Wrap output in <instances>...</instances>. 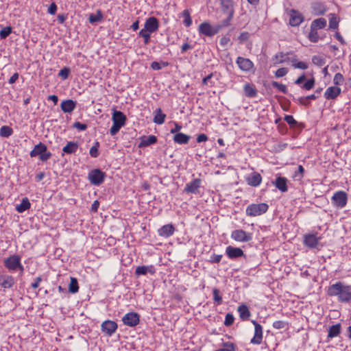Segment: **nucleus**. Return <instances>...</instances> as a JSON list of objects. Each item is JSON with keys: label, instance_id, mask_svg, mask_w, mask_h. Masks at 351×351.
<instances>
[{"label": "nucleus", "instance_id": "nucleus-13", "mask_svg": "<svg viewBox=\"0 0 351 351\" xmlns=\"http://www.w3.org/2000/svg\"><path fill=\"white\" fill-rule=\"evenodd\" d=\"M159 26L158 20L154 16H150L145 20L143 29L150 33H154L158 31Z\"/></svg>", "mask_w": 351, "mask_h": 351}, {"label": "nucleus", "instance_id": "nucleus-2", "mask_svg": "<svg viewBox=\"0 0 351 351\" xmlns=\"http://www.w3.org/2000/svg\"><path fill=\"white\" fill-rule=\"evenodd\" d=\"M268 208L266 203L251 204L246 207L245 213L250 217H256L265 213Z\"/></svg>", "mask_w": 351, "mask_h": 351}, {"label": "nucleus", "instance_id": "nucleus-40", "mask_svg": "<svg viewBox=\"0 0 351 351\" xmlns=\"http://www.w3.org/2000/svg\"><path fill=\"white\" fill-rule=\"evenodd\" d=\"M100 144L99 142L96 141L94 142L93 145L90 147L89 150L90 156L93 158H97L99 156V148Z\"/></svg>", "mask_w": 351, "mask_h": 351}, {"label": "nucleus", "instance_id": "nucleus-8", "mask_svg": "<svg viewBox=\"0 0 351 351\" xmlns=\"http://www.w3.org/2000/svg\"><path fill=\"white\" fill-rule=\"evenodd\" d=\"M21 258L19 255L14 254L5 258L3 265L9 271H14L17 270V267L20 265Z\"/></svg>", "mask_w": 351, "mask_h": 351}, {"label": "nucleus", "instance_id": "nucleus-14", "mask_svg": "<svg viewBox=\"0 0 351 351\" xmlns=\"http://www.w3.org/2000/svg\"><path fill=\"white\" fill-rule=\"evenodd\" d=\"M245 181L249 186L257 187L262 182V176L259 173L254 171L245 178Z\"/></svg>", "mask_w": 351, "mask_h": 351}, {"label": "nucleus", "instance_id": "nucleus-59", "mask_svg": "<svg viewBox=\"0 0 351 351\" xmlns=\"http://www.w3.org/2000/svg\"><path fill=\"white\" fill-rule=\"evenodd\" d=\"M52 156V154L50 152H48L47 150L45 151V152H43L40 156H39V159L44 162V161H47V160H49V158H51Z\"/></svg>", "mask_w": 351, "mask_h": 351}, {"label": "nucleus", "instance_id": "nucleus-25", "mask_svg": "<svg viewBox=\"0 0 351 351\" xmlns=\"http://www.w3.org/2000/svg\"><path fill=\"white\" fill-rule=\"evenodd\" d=\"M291 53V52L284 53L279 52L276 53L272 58L274 64H282L291 61L288 56Z\"/></svg>", "mask_w": 351, "mask_h": 351}, {"label": "nucleus", "instance_id": "nucleus-3", "mask_svg": "<svg viewBox=\"0 0 351 351\" xmlns=\"http://www.w3.org/2000/svg\"><path fill=\"white\" fill-rule=\"evenodd\" d=\"M220 31V27L211 25L208 21L202 23L198 27V32L200 35L213 37Z\"/></svg>", "mask_w": 351, "mask_h": 351}, {"label": "nucleus", "instance_id": "nucleus-34", "mask_svg": "<svg viewBox=\"0 0 351 351\" xmlns=\"http://www.w3.org/2000/svg\"><path fill=\"white\" fill-rule=\"evenodd\" d=\"M30 206L31 204L29 202V199L27 197H24L22 199L21 204L16 205V210L19 213H22L25 210H28L30 208Z\"/></svg>", "mask_w": 351, "mask_h": 351}, {"label": "nucleus", "instance_id": "nucleus-62", "mask_svg": "<svg viewBox=\"0 0 351 351\" xmlns=\"http://www.w3.org/2000/svg\"><path fill=\"white\" fill-rule=\"evenodd\" d=\"M58 7L55 2H52L47 10V12L51 15H54L56 13Z\"/></svg>", "mask_w": 351, "mask_h": 351}, {"label": "nucleus", "instance_id": "nucleus-61", "mask_svg": "<svg viewBox=\"0 0 351 351\" xmlns=\"http://www.w3.org/2000/svg\"><path fill=\"white\" fill-rule=\"evenodd\" d=\"M284 119L290 125H295L297 123L292 115H285Z\"/></svg>", "mask_w": 351, "mask_h": 351}, {"label": "nucleus", "instance_id": "nucleus-22", "mask_svg": "<svg viewBox=\"0 0 351 351\" xmlns=\"http://www.w3.org/2000/svg\"><path fill=\"white\" fill-rule=\"evenodd\" d=\"M147 273H149L152 275H154L156 273V268L154 265H142L138 266L135 270V275L136 276H139L141 275H146Z\"/></svg>", "mask_w": 351, "mask_h": 351}, {"label": "nucleus", "instance_id": "nucleus-31", "mask_svg": "<svg viewBox=\"0 0 351 351\" xmlns=\"http://www.w3.org/2000/svg\"><path fill=\"white\" fill-rule=\"evenodd\" d=\"M47 151V146L44 143L40 142L36 145L33 149L30 152L29 156L32 158L39 156L43 152Z\"/></svg>", "mask_w": 351, "mask_h": 351}, {"label": "nucleus", "instance_id": "nucleus-15", "mask_svg": "<svg viewBox=\"0 0 351 351\" xmlns=\"http://www.w3.org/2000/svg\"><path fill=\"white\" fill-rule=\"evenodd\" d=\"M15 285L14 278L9 274L0 276V287L4 289H12Z\"/></svg>", "mask_w": 351, "mask_h": 351}, {"label": "nucleus", "instance_id": "nucleus-51", "mask_svg": "<svg viewBox=\"0 0 351 351\" xmlns=\"http://www.w3.org/2000/svg\"><path fill=\"white\" fill-rule=\"evenodd\" d=\"M315 86V79L313 77L308 79L301 87L302 88L309 90Z\"/></svg>", "mask_w": 351, "mask_h": 351}, {"label": "nucleus", "instance_id": "nucleus-44", "mask_svg": "<svg viewBox=\"0 0 351 351\" xmlns=\"http://www.w3.org/2000/svg\"><path fill=\"white\" fill-rule=\"evenodd\" d=\"M213 300L217 304L220 305L223 302L222 297L220 295V291L218 289L214 288L213 290Z\"/></svg>", "mask_w": 351, "mask_h": 351}, {"label": "nucleus", "instance_id": "nucleus-60", "mask_svg": "<svg viewBox=\"0 0 351 351\" xmlns=\"http://www.w3.org/2000/svg\"><path fill=\"white\" fill-rule=\"evenodd\" d=\"M73 127L77 129L80 131H84L87 129V125L82 123L79 121H76L73 123Z\"/></svg>", "mask_w": 351, "mask_h": 351}, {"label": "nucleus", "instance_id": "nucleus-46", "mask_svg": "<svg viewBox=\"0 0 351 351\" xmlns=\"http://www.w3.org/2000/svg\"><path fill=\"white\" fill-rule=\"evenodd\" d=\"M312 62L314 64L321 67L325 64L326 60L321 56H313L312 58Z\"/></svg>", "mask_w": 351, "mask_h": 351}, {"label": "nucleus", "instance_id": "nucleus-33", "mask_svg": "<svg viewBox=\"0 0 351 351\" xmlns=\"http://www.w3.org/2000/svg\"><path fill=\"white\" fill-rule=\"evenodd\" d=\"M166 114L162 113L161 108H157L154 111V122L156 124L161 125L165 123Z\"/></svg>", "mask_w": 351, "mask_h": 351}, {"label": "nucleus", "instance_id": "nucleus-10", "mask_svg": "<svg viewBox=\"0 0 351 351\" xmlns=\"http://www.w3.org/2000/svg\"><path fill=\"white\" fill-rule=\"evenodd\" d=\"M239 68L244 72H250L254 69V64L249 58L239 56L236 60Z\"/></svg>", "mask_w": 351, "mask_h": 351}, {"label": "nucleus", "instance_id": "nucleus-5", "mask_svg": "<svg viewBox=\"0 0 351 351\" xmlns=\"http://www.w3.org/2000/svg\"><path fill=\"white\" fill-rule=\"evenodd\" d=\"M332 205L337 208H344L348 202V194L343 191H336L331 197Z\"/></svg>", "mask_w": 351, "mask_h": 351}, {"label": "nucleus", "instance_id": "nucleus-27", "mask_svg": "<svg viewBox=\"0 0 351 351\" xmlns=\"http://www.w3.org/2000/svg\"><path fill=\"white\" fill-rule=\"evenodd\" d=\"M157 142V138L154 135H150L148 136H143L141 138V142L138 147L139 148L148 147L151 145L155 144Z\"/></svg>", "mask_w": 351, "mask_h": 351}, {"label": "nucleus", "instance_id": "nucleus-41", "mask_svg": "<svg viewBox=\"0 0 351 351\" xmlns=\"http://www.w3.org/2000/svg\"><path fill=\"white\" fill-rule=\"evenodd\" d=\"M291 62H292L293 66L295 69L305 70L308 68V65L306 63L302 61H298L296 58H292L291 60Z\"/></svg>", "mask_w": 351, "mask_h": 351}, {"label": "nucleus", "instance_id": "nucleus-42", "mask_svg": "<svg viewBox=\"0 0 351 351\" xmlns=\"http://www.w3.org/2000/svg\"><path fill=\"white\" fill-rule=\"evenodd\" d=\"M152 34V33H150V32H147V30H145L144 29H142L138 32V36L139 37H142L143 38L144 43L145 45H147L150 42V38H151V34Z\"/></svg>", "mask_w": 351, "mask_h": 351}, {"label": "nucleus", "instance_id": "nucleus-53", "mask_svg": "<svg viewBox=\"0 0 351 351\" xmlns=\"http://www.w3.org/2000/svg\"><path fill=\"white\" fill-rule=\"evenodd\" d=\"M287 325V323L285 321H282V320H278V321H275L273 324H272V326L273 328H274L275 329H284Z\"/></svg>", "mask_w": 351, "mask_h": 351}, {"label": "nucleus", "instance_id": "nucleus-37", "mask_svg": "<svg viewBox=\"0 0 351 351\" xmlns=\"http://www.w3.org/2000/svg\"><path fill=\"white\" fill-rule=\"evenodd\" d=\"M326 25V20L324 18H319L314 20L311 25V29H323Z\"/></svg>", "mask_w": 351, "mask_h": 351}, {"label": "nucleus", "instance_id": "nucleus-16", "mask_svg": "<svg viewBox=\"0 0 351 351\" xmlns=\"http://www.w3.org/2000/svg\"><path fill=\"white\" fill-rule=\"evenodd\" d=\"M201 180L195 178L191 182L186 183L184 191L187 193L197 194L199 193V189L201 186Z\"/></svg>", "mask_w": 351, "mask_h": 351}, {"label": "nucleus", "instance_id": "nucleus-9", "mask_svg": "<svg viewBox=\"0 0 351 351\" xmlns=\"http://www.w3.org/2000/svg\"><path fill=\"white\" fill-rule=\"evenodd\" d=\"M117 324L112 320H106L101 325V332L108 337H111L117 330Z\"/></svg>", "mask_w": 351, "mask_h": 351}, {"label": "nucleus", "instance_id": "nucleus-30", "mask_svg": "<svg viewBox=\"0 0 351 351\" xmlns=\"http://www.w3.org/2000/svg\"><path fill=\"white\" fill-rule=\"evenodd\" d=\"M190 138L191 136L189 135L180 132L176 134L173 136V140L178 145H185L189 143Z\"/></svg>", "mask_w": 351, "mask_h": 351}, {"label": "nucleus", "instance_id": "nucleus-47", "mask_svg": "<svg viewBox=\"0 0 351 351\" xmlns=\"http://www.w3.org/2000/svg\"><path fill=\"white\" fill-rule=\"evenodd\" d=\"M271 85L274 88H276L278 90V91H280L284 94H286L287 93V88L286 85H285V84H280L276 81H273L271 82Z\"/></svg>", "mask_w": 351, "mask_h": 351}, {"label": "nucleus", "instance_id": "nucleus-7", "mask_svg": "<svg viewBox=\"0 0 351 351\" xmlns=\"http://www.w3.org/2000/svg\"><path fill=\"white\" fill-rule=\"evenodd\" d=\"M317 233H308L304 235L303 243L310 249L317 248L321 240V237Z\"/></svg>", "mask_w": 351, "mask_h": 351}, {"label": "nucleus", "instance_id": "nucleus-6", "mask_svg": "<svg viewBox=\"0 0 351 351\" xmlns=\"http://www.w3.org/2000/svg\"><path fill=\"white\" fill-rule=\"evenodd\" d=\"M230 237L237 242H248L250 241L253 235L252 233L246 232L241 229L234 230L231 232Z\"/></svg>", "mask_w": 351, "mask_h": 351}, {"label": "nucleus", "instance_id": "nucleus-21", "mask_svg": "<svg viewBox=\"0 0 351 351\" xmlns=\"http://www.w3.org/2000/svg\"><path fill=\"white\" fill-rule=\"evenodd\" d=\"M175 227L173 224H166L162 226L160 228L158 229V235L162 237L168 238L172 236L175 232Z\"/></svg>", "mask_w": 351, "mask_h": 351}, {"label": "nucleus", "instance_id": "nucleus-35", "mask_svg": "<svg viewBox=\"0 0 351 351\" xmlns=\"http://www.w3.org/2000/svg\"><path fill=\"white\" fill-rule=\"evenodd\" d=\"M341 332V324H337L329 327L328 338L332 339L337 337Z\"/></svg>", "mask_w": 351, "mask_h": 351}, {"label": "nucleus", "instance_id": "nucleus-28", "mask_svg": "<svg viewBox=\"0 0 351 351\" xmlns=\"http://www.w3.org/2000/svg\"><path fill=\"white\" fill-rule=\"evenodd\" d=\"M79 147V144L75 141H68L62 148V152L66 154H75Z\"/></svg>", "mask_w": 351, "mask_h": 351}, {"label": "nucleus", "instance_id": "nucleus-1", "mask_svg": "<svg viewBox=\"0 0 351 351\" xmlns=\"http://www.w3.org/2000/svg\"><path fill=\"white\" fill-rule=\"evenodd\" d=\"M326 292L329 297H336L341 303L351 302V285L337 281L326 287Z\"/></svg>", "mask_w": 351, "mask_h": 351}, {"label": "nucleus", "instance_id": "nucleus-49", "mask_svg": "<svg viewBox=\"0 0 351 351\" xmlns=\"http://www.w3.org/2000/svg\"><path fill=\"white\" fill-rule=\"evenodd\" d=\"M12 32L11 26H7L0 31L1 39H5Z\"/></svg>", "mask_w": 351, "mask_h": 351}, {"label": "nucleus", "instance_id": "nucleus-63", "mask_svg": "<svg viewBox=\"0 0 351 351\" xmlns=\"http://www.w3.org/2000/svg\"><path fill=\"white\" fill-rule=\"evenodd\" d=\"M173 124H174V128L171 129L170 132L171 134H175L177 133H180V131L181 130V129L182 128V125H180V123H178L177 122H173Z\"/></svg>", "mask_w": 351, "mask_h": 351}, {"label": "nucleus", "instance_id": "nucleus-58", "mask_svg": "<svg viewBox=\"0 0 351 351\" xmlns=\"http://www.w3.org/2000/svg\"><path fill=\"white\" fill-rule=\"evenodd\" d=\"M123 126L113 122L112 127L110 128V132L111 135H115Z\"/></svg>", "mask_w": 351, "mask_h": 351}, {"label": "nucleus", "instance_id": "nucleus-19", "mask_svg": "<svg viewBox=\"0 0 351 351\" xmlns=\"http://www.w3.org/2000/svg\"><path fill=\"white\" fill-rule=\"evenodd\" d=\"M304 21L303 15L298 11L291 10L290 11L289 24L293 27L300 25Z\"/></svg>", "mask_w": 351, "mask_h": 351}, {"label": "nucleus", "instance_id": "nucleus-20", "mask_svg": "<svg viewBox=\"0 0 351 351\" xmlns=\"http://www.w3.org/2000/svg\"><path fill=\"white\" fill-rule=\"evenodd\" d=\"M221 10L223 14L234 16V3L232 0H221Z\"/></svg>", "mask_w": 351, "mask_h": 351}, {"label": "nucleus", "instance_id": "nucleus-55", "mask_svg": "<svg viewBox=\"0 0 351 351\" xmlns=\"http://www.w3.org/2000/svg\"><path fill=\"white\" fill-rule=\"evenodd\" d=\"M233 19V16H230V15H227V18L221 21V24L216 25V26L220 27V30L223 27H228L230 25V21Z\"/></svg>", "mask_w": 351, "mask_h": 351}, {"label": "nucleus", "instance_id": "nucleus-57", "mask_svg": "<svg viewBox=\"0 0 351 351\" xmlns=\"http://www.w3.org/2000/svg\"><path fill=\"white\" fill-rule=\"evenodd\" d=\"M221 254H213L210 256L209 263L213 264V263H219L221 258H222Z\"/></svg>", "mask_w": 351, "mask_h": 351}, {"label": "nucleus", "instance_id": "nucleus-64", "mask_svg": "<svg viewBox=\"0 0 351 351\" xmlns=\"http://www.w3.org/2000/svg\"><path fill=\"white\" fill-rule=\"evenodd\" d=\"M250 34L247 32H243L240 34V35L238 37V40L241 43H243L246 41L249 38Z\"/></svg>", "mask_w": 351, "mask_h": 351}, {"label": "nucleus", "instance_id": "nucleus-39", "mask_svg": "<svg viewBox=\"0 0 351 351\" xmlns=\"http://www.w3.org/2000/svg\"><path fill=\"white\" fill-rule=\"evenodd\" d=\"M13 134V130L8 125H3L0 128V136L1 137L8 138Z\"/></svg>", "mask_w": 351, "mask_h": 351}, {"label": "nucleus", "instance_id": "nucleus-26", "mask_svg": "<svg viewBox=\"0 0 351 351\" xmlns=\"http://www.w3.org/2000/svg\"><path fill=\"white\" fill-rule=\"evenodd\" d=\"M60 107L64 112L71 113L75 110L76 102L72 99H66L62 101Z\"/></svg>", "mask_w": 351, "mask_h": 351}, {"label": "nucleus", "instance_id": "nucleus-45", "mask_svg": "<svg viewBox=\"0 0 351 351\" xmlns=\"http://www.w3.org/2000/svg\"><path fill=\"white\" fill-rule=\"evenodd\" d=\"M308 38L312 43H317L319 40L317 29L311 28L308 35Z\"/></svg>", "mask_w": 351, "mask_h": 351}, {"label": "nucleus", "instance_id": "nucleus-52", "mask_svg": "<svg viewBox=\"0 0 351 351\" xmlns=\"http://www.w3.org/2000/svg\"><path fill=\"white\" fill-rule=\"evenodd\" d=\"M71 70L69 67L62 68L58 73V75L62 77V80H66L69 77Z\"/></svg>", "mask_w": 351, "mask_h": 351}, {"label": "nucleus", "instance_id": "nucleus-43", "mask_svg": "<svg viewBox=\"0 0 351 351\" xmlns=\"http://www.w3.org/2000/svg\"><path fill=\"white\" fill-rule=\"evenodd\" d=\"M69 292H71L72 293H75L78 291V290H79L78 282H77V280L75 278H71V282H70V284L69 286Z\"/></svg>", "mask_w": 351, "mask_h": 351}, {"label": "nucleus", "instance_id": "nucleus-17", "mask_svg": "<svg viewBox=\"0 0 351 351\" xmlns=\"http://www.w3.org/2000/svg\"><path fill=\"white\" fill-rule=\"evenodd\" d=\"M226 254L230 259H236L245 256L243 251L240 247L231 245L226 248Z\"/></svg>", "mask_w": 351, "mask_h": 351}, {"label": "nucleus", "instance_id": "nucleus-11", "mask_svg": "<svg viewBox=\"0 0 351 351\" xmlns=\"http://www.w3.org/2000/svg\"><path fill=\"white\" fill-rule=\"evenodd\" d=\"M251 322L254 326V334L250 343L254 345H260L263 341V327L255 320H252Z\"/></svg>", "mask_w": 351, "mask_h": 351}, {"label": "nucleus", "instance_id": "nucleus-23", "mask_svg": "<svg viewBox=\"0 0 351 351\" xmlns=\"http://www.w3.org/2000/svg\"><path fill=\"white\" fill-rule=\"evenodd\" d=\"M341 90L338 86H330L328 87L325 93H324V97L326 99H336L340 94H341Z\"/></svg>", "mask_w": 351, "mask_h": 351}, {"label": "nucleus", "instance_id": "nucleus-56", "mask_svg": "<svg viewBox=\"0 0 351 351\" xmlns=\"http://www.w3.org/2000/svg\"><path fill=\"white\" fill-rule=\"evenodd\" d=\"M288 69L285 67H282L276 70V71L275 72V76L276 77H282L285 76L288 73Z\"/></svg>", "mask_w": 351, "mask_h": 351}, {"label": "nucleus", "instance_id": "nucleus-54", "mask_svg": "<svg viewBox=\"0 0 351 351\" xmlns=\"http://www.w3.org/2000/svg\"><path fill=\"white\" fill-rule=\"evenodd\" d=\"M234 317L232 313L226 314L224 320V325L226 326H230L234 323Z\"/></svg>", "mask_w": 351, "mask_h": 351}, {"label": "nucleus", "instance_id": "nucleus-32", "mask_svg": "<svg viewBox=\"0 0 351 351\" xmlns=\"http://www.w3.org/2000/svg\"><path fill=\"white\" fill-rule=\"evenodd\" d=\"M244 93L246 97L250 98L255 97L257 95V90L254 84L246 83L244 85Z\"/></svg>", "mask_w": 351, "mask_h": 351}, {"label": "nucleus", "instance_id": "nucleus-12", "mask_svg": "<svg viewBox=\"0 0 351 351\" xmlns=\"http://www.w3.org/2000/svg\"><path fill=\"white\" fill-rule=\"evenodd\" d=\"M122 321L125 325L134 327L139 324L140 316L137 313L130 312L123 317Z\"/></svg>", "mask_w": 351, "mask_h": 351}, {"label": "nucleus", "instance_id": "nucleus-4", "mask_svg": "<svg viewBox=\"0 0 351 351\" xmlns=\"http://www.w3.org/2000/svg\"><path fill=\"white\" fill-rule=\"evenodd\" d=\"M106 176V173L101 169H94L89 171L88 179L93 185L99 186L104 182Z\"/></svg>", "mask_w": 351, "mask_h": 351}, {"label": "nucleus", "instance_id": "nucleus-38", "mask_svg": "<svg viewBox=\"0 0 351 351\" xmlns=\"http://www.w3.org/2000/svg\"><path fill=\"white\" fill-rule=\"evenodd\" d=\"M182 16L184 18L183 24L184 26L186 27H190L192 24V19L191 16L190 11L187 9L184 10L182 13Z\"/></svg>", "mask_w": 351, "mask_h": 351}, {"label": "nucleus", "instance_id": "nucleus-50", "mask_svg": "<svg viewBox=\"0 0 351 351\" xmlns=\"http://www.w3.org/2000/svg\"><path fill=\"white\" fill-rule=\"evenodd\" d=\"M339 27V21L335 14L329 19V27L332 29H337Z\"/></svg>", "mask_w": 351, "mask_h": 351}, {"label": "nucleus", "instance_id": "nucleus-24", "mask_svg": "<svg viewBox=\"0 0 351 351\" xmlns=\"http://www.w3.org/2000/svg\"><path fill=\"white\" fill-rule=\"evenodd\" d=\"M112 122L124 126L127 120L126 116L121 111L114 110L112 113Z\"/></svg>", "mask_w": 351, "mask_h": 351}, {"label": "nucleus", "instance_id": "nucleus-29", "mask_svg": "<svg viewBox=\"0 0 351 351\" xmlns=\"http://www.w3.org/2000/svg\"><path fill=\"white\" fill-rule=\"evenodd\" d=\"M237 311L239 314L241 319L243 321L247 320L251 315V313L246 304H242L239 306Z\"/></svg>", "mask_w": 351, "mask_h": 351}, {"label": "nucleus", "instance_id": "nucleus-36", "mask_svg": "<svg viewBox=\"0 0 351 351\" xmlns=\"http://www.w3.org/2000/svg\"><path fill=\"white\" fill-rule=\"evenodd\" d=\"M104 18L103 13L101 10H97L95 14H90L88 17V21L91 24L98 23L102 21Z\"/></svg>", "mask_w": 351, "mask_h": 351}, {"label": "nucleus", "instance_id": "nucleus-48", "mask_svg": "<svg viewBox=\"0 0 351 351\" xmlns=\"http://www.w3.org/2000/svg\"><path fill=\"white\" fill-rule=\"evenodd\" d=\"M343 82L344 77L341 73H337L333 77V83L336 86L342 85Z\"/></svg>", "mask_w": 351, "mask_h": 351}, {"label": "nucleus", "instance_id": "nucleus-18", "mask_svg": "<svg viewBox=\"0 0 351 351\" xmlns=\"http://www.w3.org/2000/svg\"><path fill=\"white\" fill-rule=\"evenodd\" d=\"M288 182L287 178L278 176L274 181H272V184L282 193H286L288 191Z\"/></svg>", "mask_w": 351, "mask_h": 351}]
</instances>
